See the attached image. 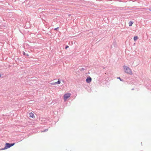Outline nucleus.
Masks as SVG:
<instances>
[{
	"label": "nucleus",
	"instance_id": "obj_1",
	"mask_svg": "<svg viewBox=\"0 0 151 151\" xmlns=\"http://www.w3.org/2000/svg\"><path fill=\"white\" fill-rule=\"evenodd\" d=\"M15 144V143H5L4 147V148H2L1 150H3L9 148L11 147L14 146Z\"/></svg>",
	"mask_w": 151,
	"mask_h": 151
},
{
	"label": "nucleus",
	"instance_id": "obj_2",
	"mask_svg": "<svg viewBox=\"0 0 151 151\" xmlns=\"http://www.w3.org/2000/svg\"><path fill=\"white\" fill-rule=\"evenodd\" d=\"M124 69L126 73L130 75H132V72L131 70L128 67L124 66Z\"/></svg>",
	"mask_w": 151,
	"mask_h": 151
},
{
	"label": "nucleus",
	"instance_id": "obj_3",
	"mask_svg": "<svg viewBox=\"0 0 151 151\" xmlns=\"http://www.w3.org/2000/svg\"><path fill=\"white\" fill-rule=\"evenodd\" d=\"M70 96V94L67 93L65 94L64 95V99L65 101H66Z\"/></svg>",
	"mask_w": 151,
	"mask_h": 151
},
{
	"label": "nucleus",
	"instance_id": "obj_4",
	"mask_svg": "<svg viewBox=\"0 0 151 151\" xmlns=\"http://www.w3.org/2000/svg\"><path fill=\"white\" fill-rule=\"evenodd\" d=\"M92 80V79L90 77H88L87 78L86 80V81L87 83H89L91 82Z\"/></svg>",
	"mask_w": 151,
	"mask_h": 151
},
{
	"label": "nucleus",
	"instance_id": "obj_5",
	"mask_svg": "<svg viewBox=\"0 0 151 151\" xmlns=\"http://www.w3.org/2000/svg\"><path fill=\"white\" fill-rule=\"evenodd\" d=\"M60 81L59 80H58L57 82L54 83H51V84L52 85L59 84H60Z\"/></svg>",
	"mask_w": 151,
	"mask_h": 151
},
{
	"label": "nucleus",
	"instance_id": "obj_6",
	"mask_svg": "<svg viewBox=\"0 0 151 151\" xmlns=\"http://www.w3.org/2000/svg\"><path fill=\"white\" fill-rule=\"evenodd\" d=\"M29 116L33 118H35V117L34 116V114L32 112H30L29 113Z\"/></svg>",
	"mask_w": 151,
	"mask_h": 151
},
{
	"label": "nucleus",
	"instance_id": "obj_7",
	"mask_svg": "<svg viewBox=\"0 0 151 151\" xmlns=\"http://www.w3.org/2000/svg\"><path fill=\"white\" fill-rule=\"evenodd\" d=\"M138 38V37L137 36H135L134 37L133 39H134V41H135L137 40Z\"/></svg>",
	"mask_w": 151,
	"mask_h": 151
},
{
	"label": "nucleus",
	"instance_id": "obj_8",
	"mask_svg": "<svg viewBox=\"0 0 151 151\" xmlns=\"http://www.w3.org/2000/svg\"><path fill=\"white\" fill-rule=\"evenodd\" d=\"M23 55H26L27 57H26L27 58H29L28 56H29V55L28 54L24 52H23Z\"/></svg>",
	"mask_w": 151,
	"mask_h": 151
},
{
	"label": "nucleus",
	"instance_id": "obj_9",
	"mask_svg": "<svg viewBox=\"0 0 151 151\" xmlns=\"http://www.w3.org/2000/svg\"><path fill=\"white\" fill-rule=\"evenodd\" d=\"M133 23V22H132V21H130V22H129V26L130 27L131 26Z\"/></svg>",
	"mask_w": 151,
	"mask_h": 151
},
{
	"label": "nucleus",
	"instance_id": "obj_10",
	"mask_svg": "<svg viewBox=\"0 0 151 151\" xmlns=\"http://www.w3.org/2000/svg\"><path fill=\"white\" fill-rule=\"evenodd\" d=\"M117 78L119 79L121 81H124V80L123 79L121 78L120 77H117Z\"/></svg>",
	"mask_w": 151,
	"mask_h": 151
},
{
	"label": "nucleus",
	"instance_id": "obj_11",
	"mask_svg": "<svg viewBox=\"0 0 151 151\" xmlns=\"http://www.w3.org/2000/svg\"><path fill=\"white\" fill-rule=\"evenodd\" d=\"M85 68H81L79 70H80V71H82L83 70H85Z\"/></svg>",
	"mask_w": 151,
	"mask_h": 151
},
{
	"label": "nucleus",
	"instance_id": "obj_12",
	"mask_svg": "<svg viewBox=\"0 0 151 151\" xmlns=\"http://www.w3.org/2000/svg\"><path fill=\"white\" fill-rule=\"evenodd\" d=\"M146 9L147 10H148L149 11H151V7L149 8H146Z\"/></svg>",
	"mask_w": 151,
	"mask_h": 151
},
{
	"label": "nucleus",
	"instance_id": "obj_13",
	"mask_svg": "<svg viewBox=\"0 0 151 151\" xmlns=\"http://www.w3.org/2000/svg\"><path fill=\"white\" fill-rule=\"evenodd\" d=\"M47 131H48V129H45V130H43L42 132H45Z\"/></svg>",
	"mask_w": 151,
	"mask_h": 151
},
{
	"label": "nucleus",
	"instance_id": "obj_14",
	"mask_svg": "<svg viewBox=\"0 0 151 151\" xmlns=\"http://www.w3.org/2000/svg\"><path fill=\"white\" fill-rule=\"evenodd\" d=\"M58 28H59V27H57V28H55V29H54V30H57V29H58Z\"/></svg>",
	"mask_w": 151,
	"mask_h": 151
},
{
	"label": "nucleus",
	"instance_id": "obj_15",
	"mask_svg": "<svg viewBox=\"0 0 151 151\" xmlns=\"http://www.w3.org/2000/svg\"><path fill=\"white\" fill-rule=\"evenodd\" d=\"M112 44L114 46V47H116V43H114V42H113Z\"/></svg>",
	"mask_w": 151,
	"mask_h": 151
},
{
	"label": "nucleus",
	"instance_id": "obj_16",
	"mask_svg": "<svg viewBox=\"0 0 151 151\" xmlns=\"http://www.w3.org/2000/svg\"><path fill=\"white\" fill-rule=\"evenodd\" d=\"M69 47V46L68 45H66L65 47V49H67Z\"/></svg>",
	"mask_w": 151,
	"mask_h": 151
},
{
	"label": "nucleus",
	"instance_id": "obj_17",
	"mask_svg": "<svg viewBox=\"0 0 151 151\" xmlns=\"http://www.w3.org/2000/svg\"><path fill=\"white\" fill-rule=\"evenodd\" d=\"M1 74H0V77H1Z\"/></svg>",
	"mask_w": 151,
	"mask_h": 151
},
{
	"label": "nucleus",
	"instance_id": "obj_18",
	"mask_svg": "<svg viewBox=\"0 0 151 151\" xmlns=\"http://www.w3.org/2000/svg\"><path fill=\"white\" fill-rule=\"evenodd\" d=\"M134 89V88H133L132 89V90H133Z\"/></svg>",
	"mask_w": 151,
	"mask_h": 151
}]
</instances>
